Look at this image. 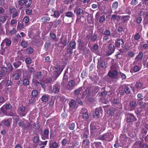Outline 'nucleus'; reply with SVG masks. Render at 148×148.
<instances>
[{
	"label": "nucleus",
	"mask_w": 148,
	"mask_h": 148,
	"mask_svg": "<svg viewBox=\"0 0 148 148\" xmlns=\"http://www.w3.org/2000/svg\"><path fill=\"white\" fill-rule=\"evenodd\" d=\"M18 125L19 127L22 128L28 129L31 125L28 121L23 119L21 120L18 122Z\"/></svg>",
	"instance_id": "1"
},
{
	"label": "nucleus",
	"mask_w": 148,
	"mask_h": 148,
	"mask_svg": "<svg viewBox=\"0 0 148 148\" xmlns=\"http://www.w3.org/2000/svg\"><path fill=\"white\" fill-rule=\"evenodd\" d=\"M113 138V135L111 133H107L99 137L100 139L102 140L110 141Z\"/></svg>",
	"instance_id": "2"
},
{
	"label": "nucleus",
	"mask_w": 148,
	"mask_h": 148,
	"mask_svg": "<svg viewBox=\"0 0 148 148\" xmlns=\"http://www.w3.org/2000/svg\"><path fill=\"white\" fill-rule=\"evenodd\" d=\"M17 112L18 114L21 116H24L27 113L25 107L24 106L19 107L18 108Z\"/></svg>",
	"instance_id": "3"
},
{
	"label": "nucleus",
	"mask_w": 148,
	"mask_h": 148,
	"mask_svg": "<svg viewBox=\"0 0 148 148\" xmlns=\"http://www.w3.org/2000/svg\"><path fill=\"white\" fill-rule=\"evenodd\" d=\"M88 112L87 109H86L82 108L81 109L80 114L82 118L84 119H88L89 116Z\"/></svg>",
	"instance_id": "4"
},
{
	"label": "nucleus",
	"mask_w": 148,
	"mask_h": 148,
	"mask_svg": "<svg viewBox=\"0 0 148 148\" xmlns=\"http://www.w3.org/2000/svg\"><path fill=\"white\" fill-rule=\"evenodd\" d=\"M28 71L29 73L27 71H25L23 72V76L27 77H29L31 75L32 73L34 72V69L32 67H29L28 68Z\"/></svg>",
	"instance_id": "5"
},
{
	"label": "nucleus",
	"mask_w": 148,
	"mask_h": 148,
	"mask_svg": "<svg viewBox=\"0 0 148 148\" xmlns=\"http://www.w3.org/2000/svg\"><path fill=\"white\" fill-rule=\"evenodd\" d=\"M136 119L135 116L133 114L129 113L127 114V122L130 123L136 121Z\"/></svg>",
	"instance_id": "6"
},
{
	"label": "nucleus",
	"mask_w": 148,
	"mask_h": 148,
	"mask_svg": "<svg viewBox=\"0 0 148 148\" xmlns=\"http://www.w3.org/2000/svg\"><path fill=\"white\" fill-rule=\"evenodd\" d=\"M75 86V81L73 80H71L68 82L66 88L68 90H71L73 89Z\"/></svg>",
	"instance_id": "7"
},
{
	"label": "nucleus",
	"mask_w": 148,
	"mask_h": 148,
	"mask_svg": "<svg viewBox=\"0 0 148 148\" xmlns=\"http://www.w3.org/2000/svg\"><path fill=\"white\" fill-rule=\"evenodd\" d=\"M21 70L18 69L16 70L13 73V77L15 80H18L20 78V74L21 73Z\"/></svg>",
	"instance_id": "8"
},
{
	"label": "nucleus",
	"mask_w": 148,
	"mask_h": 148,
	"mask_svg": "<svg viewBox=\"0 0 148 148\" xmlns=\"http://www.w3.org/2000/svg\"><path fill=\"white\" fill-rule=\"evenodd\" d=\"M136 101L133 100L130 101L129 105V108H131L132 110H134L136 107Z\"/></svg>",
	"instance_id": "9"
},
{
	"label": "nucleus",
	"mask_w": 148,
	"mask_h": 148,
	"mask_svg": "<svg viewBox=\"0 0 148 148\" xmlns=\"http://www.w3.org/2000/svg\"><path fill=\"white\" fill-rule=\"evenodd\" d=\"M115 47L114 45L110 44L108 46V54L109 55L112 54L114 51Z\"/></svg>",
	"instance_id": "10"
},
{
	"label": "nucleus",
	"mask_w": 148,
	"mask_h": 148,
	"mask_svg": "<svg viewBox=\"0 0 148 148\" xmlns=\"http://www.w3.org/2000/svg\"><path fill=\"white\" fill-rule=\"evenodd\" d=\"M44 135H42L41 138L43 140L46 139H48L49 138L48 135L49 134V131L47 129H45L44 131Z\"/></svg>",
	"instance_id": "11"
},
{
	"label": "nucleus",
	"mask_w": 148,
	"mask_h": 148,
	"mask_svg": "<svg viewBox=\"0 0 148 148\" xmlns=\"http://www.w3.org/2000/svg\"><path fill=\"white\" fill-rule=\"evenodd\" d=\"M124 42L123 40L121 39H118L115 42V46L117 47H120L121 45H124Z\"/></svg>",
	"instance_id": "12"
},
{
	"label": "nucleus",
	"mask_w": 148,
	"mask_h": 148,
	"mask_svg": "<svg viewBox=\"0 0 148 148\" xmlns=\"http://www.w3.org/2000/svg\"><path fill=\"white\" fill-rule=\"evenodd\" d=\"M12 122L11 118L8 119H5L2 120L1 123L4 124L5 125L8 127L10 125V123Z\"/></svg>",
	"instance_id": "13"
},
{
	"label": "nucleus",
	"mask_w": 148,
	"mask_h": 148,
	"mask_svg": "<svg viewBox=\"0 0 148 148\" xmlns=\"http://www.w3.org/2000/svg\"><path fill=\"white\" fill-rule=\"evenodd\" d=\"M59 86L58 84H55L53 86L52 91L54 93H57L59 92Z\"/></svg>",
	"instance_id": "14"
},
{
	"label": "nucleus",
	"mask_w": 148,
	"mask_h": 148,
	"mask_svg": "<svg viewBox=\"0 0 148 148\" xmlns=\"http://www.w3.org/2000/svg\"><path fill=\"white\" fill-rule=\"evenodd\" d=\"M118 72L116 70H114L112 71H110L108 75L109 77L111 78H113L117 75Z\"/></svg>",
	"instance_id": "15"
},
{
	"label": "nucleus",
	"mask_w": 148,
	"mask_h": 148,
	"mask_svg": "<svg viewBox=\"0 0 148 148\" xmlns=\"http://www.w3.org/2000/svg\"><path fill=\"white\" fill-rule=\"evenodd\" d=\"M11 43V40L8 38H6L3 40L1 44V45L5 44L6 46H9L10 45Z\"/></svg>",
	"instance_id": "16"
},
{
	"label": "nucleus",
	"mask_w": 148,
	"mask_h": 148,
	"mask_svg": "<svg viewBox=\"0 0 148 148\" xmlns=\"http://www.w3.org/2000/svg\"><path fill=\"white\" fill-rule=\"evenodd\" d=\"M102 110V108L100 107L97 108L95 110V112L93 113V115L94 116H97L98 117L99 116V113L101 112Z\"/></svg>",
	"instance_id": "17"
},
{
	"label": "nucleus",
	"mask_w": 148,
	"mask_h": 148,
	"mask_svg": "<svg viewBox=\"0 0 148 148\" xmlns=\"http://www.w3.org/2000/svg\"><path fill=\"white\" fill-rule=\"evenodd\" d=\"M76 101L73 100H71L69 103V105L70 107V109H72L75 108L76 105Z\"/></svg>",
	"instance_id": "18"
},
{
	"label": "nucleus",
	"mask_w": 148,
	"mask_h": 148,
	"mask_svg": "<svg viewBox=\"0 0 148 148\" xmlns=\"http://www.w3.org/2000/svg\"><path fill=\"white\" fill-rule=\"evenodd\" d=\"M143 52L139 53L138 56L135 58L136 61L138 62L141 61L143 57Z\"/></svg>",
	"instance_id": "19"
},
{
	"label": "nucleus",
	"mask_w": 148,
	"mask_h": 148,
	"mask_svg": "<svg viewBox=\"0 0 148 148\" xmlns=\"http://www.w3.org/2000/svg\"><path fill=\"white\" fill-rule=\"evenodd\" d=\"M76 12V15L79 16L83 12V10L80 8H76L74 10V12Z\"/></svg>",
	"instance_id": "20"
},
{
	"label": "nucleus",
	"mask_w": 148,
	"mask_h": 148,
	"mask_svg": "<svg viewBox=\"0 0 148 148\" xmlns=\"http://www.w3.org/2000/svg\"><path fill=\"white\" fill-rule=\"evenodd\" d=\"M130 16L129 15L123 16L122 17V23H126L129 19Z\"/></svg>",
	"instance_id": "21"
},
{
	"label": "nucleus",
	"mask_w": 148,
	"mask_h": 148,
	"mask_svg": "<svg viewBox=\"0 0 148 148\" xmlns=\"http://www.w3.org/2000/svg\"><path fill=\"white\" fill-rule=\"evenodd\" d=\"M82 90V88L80 87L79 88L75 90L74 91V93L75 94L77 95H81L83 92Z\"/></svg>",
	"instance_id": "22"
},
{
	"label": "nucleus",
	"mask_w": 148,
	"mask_h": 148,
	"mask_svg": "<svg viewBox=\"0 0 148 148\" xmlns=\"http://www.w3.org/2000/svg\"><path fill=\"white\" fill-rule=\"evenodd\" d=\"M61 72L59 73L57 72H53V75L52 77L53 80L55 81L56 80L57 78L58 77Z\"/></svg>",
	"instance_id": "23"
},
{
	"label": "nucleus",
	"mask_w": 148,
	"mask_h": 148,
	"mask_svg": "<svg viewBox=\"0 0 148 148\" xmlns=\"http://www.w3.org/2000/svg\"><path fill=\"white\" fill-rule=\"evenodd\" d=\"M141 16H148V11L145 10H143L140 12Z\"/></svg>",
	"instance_id": "24"
},
{
	"label": "nucleus",
	"mask_w": 148,
	"mask_h": 148,
	"mask_svg": "<svg viewBox=\"0 0 148 148\" xmlns=\"http://www.w3.org/2000/svg\"><path fill=\"white\" fill-rule=\"evenodd\" d=\"M69 45L72 49H75L76 43L75 41H71L70 42Z\"/></svg>",
	"instance_id": "25"
},
{
	"label": "nucleus",
	"mask_w": 148,
	"mask_h": 148,
	"mask_svg": "<svg viewBox=\"0 0 148 148\" xmlns=\"http://www.w3.org/2000/svg\"><path fill=\"white\" fill-rule=\"evenodd\" d=\"M41 20L43 23H47L50 21V18L48 16H44L41 18Z\"/></svg>",
	"instance_id": "26"
},
{
	"label": "nucleus",
	"mask_w": 148,
	"mask_h": 148,
	"mask_svg": "<svg viewBox=\"0 0 148 148\" xmlns=\"http://www.w3.org/2000/svg\"><path fill=\"white\" fill-rule=\"evenodd\" d=\"M141 69V67L140 66L136 65L133 67L132 70L134 72H136L139 71Z\"/></svg>",
	"instance_id": "27"
},
{
	"label": "nucleus",
	"mask_w": 148,
	"mask_h": 148,
	"mask_svg": "<svg viewBox=\"0 0 148 148\" xmlns=\"http://www.w3.org/2000/svg\"><path fill=\"white\" fill-rule=\"evenodd\" d=\"M49 97L48 95H45L41 97L42 101L44 102H47L48 99Z\"/></svg>",
	"instance_id": "28"
},
{
	"label": "nucleus",
	"mask_w": 148,
	"mask_h": 148,
	"mask_svg": "<svg viewBox=\"0 0 148 148\" xmlns=\"http://www.w3.org/2000/svg\"><path fill=\"white\" fill-rule=\"evenodd\" d=\"M68 73L65 72L64 73L63 76V82L61 83V84L62 85H64V82L65 81H67L68 80Z\"/></svg>",
	"instance_id": "29"
},
{
	"label": "nucleus",
	"mask_w": 148,
	"mask_h": 148,
	"mask_svg": "<svg viewBox=\"0 0 148 148\" xmlns=\"http://www.w3.org/2000/svg\"><path fill=\"white\" fill-rule=\"evenodd\" d=\"M103 35H106L110 36L111 35V32L109 30L106 29L104 31L103 34Z\"/></svg>",
	"instance_id": "30"
},
{
	"label": "nucleus",
	"mask_w": 148,
	"mask_h": 148,
	"mask_svg": "<svg viewBox=\"0 0 148 148\" xmlns=\"http://www.w3.org/2000/svg\"><path fill=\"white\" fill-rule=\"evenodd\" d=\"M20 11L19 10H17L14 12L12 14V17L13 18H14L18 16L19 14Z\"/></svg>",
	"instance_id": "31"
},
{
	"label": "nucleus",
	"mask_w": 148,
	"mask_h": 148,
	"mask_svg": "<svg viewBox=\"0 0 148 148\" xmlns=\"http://www.w3.org/2000/svg\"><path fill=\"white\" fill-rule=\"evenodd\" d=\"M21 62L20 61H17L13 63L14 67L16 68H18L21 65Z\"/></svg>",
	"instance_id": "32"
},
{
	"label": "nucleus",
	"mask_w": 148,
	"mask_h": 148,
	"mask_svg": "<svg viewBox=\"0 0 148 148\" xmlns=\"http://www.w3.org/2000/svg\"><path fill=\"white\" fill-rule=\"evenodd\" d=\"M65 15L66 16L69 17H72L74 15L71 12H66L65 13Z\"/></svg>",
	"instance_id": "33"
},
{
	"label": "nucleus",
	"mask_w": 148,
	"mask_h": 148,
	"mask_svg": "<svg viewBox=\"0 0 148 148\" xmlns=\"http://www.w3.org/2000/svg\"><path fill=\"white\" fill-rule=\"evenodd\" d=\"M21 45L23 48H26L28 46V43L24 40H22L21 42Z\"/></svg>",
	"instance_id": "34"
},
{
	"label": "nucleus",
	"mask_w": 148,
	"mask_h": 148,
	"mask_svg": "<svg viewBox=\"0 0 148 148\" xmlns=\"http://www.w3.org/2000/svg\"><path fill=\"white\" fill-rule=\"evenodd\" d=\"M119 5V3L117 1H115L112 4V7L113 9H116Z\"/></svg>",
	"instance_id": "35"
},
{
	"label": "nucleus",
	"mask_w": 148,
	"mask_h": 148,
	"mask_svg": "<svg viewBox=\"0 0 148 148\" xmlns=\"http://www.w3.org/2000/svg\"><path fill=\"white\" fill-rule=\"evenodd\" d=\"M91 94V91L89 89H87L83 93L84 95H86V96H88L90 95Z\"/></svg>",
	"instance_id": "36"
},
{
	"label": "nucleus",
	"mask_w": 148,
	"mask_h": 148,
	"mask_svg": "<svg viewBox=\"0 0 148 148\" xmlns=\"http://www.w3.org/2000/svg\"><path fill=\"white\" fill-rule=\"evenodd\" d=\"M99 129V127L97 126V125H90V129L92 131L95 130L97 131Z\"/></svg>",
	"instance_id": "37"
},
{
	"label": "nucleus",
	"mask_w": 148,
	"mask_h": 148,
	"mask_svg": "<svg viewBox=\"0 0 148 148\" xmlns=\"http://www.w3.org/2000/svg\"><path fill=\"white\" fill-rule=\"evenodd\" d=\"M143 84L140 82H137L135 84V86L136 88H141L143 86Z\"/></svg>",
	"instance_id": "38"
},
{
	"label": "nucleus",
	"mask_w": 148,
	"mask_h": 148,
	"mask_svg": "<svg viewBox=\"0 0 148 148\" xmlns=\"http://www.w3.org/2000/svg\"><path fill=\"white\" fill-rule=\"evenodd\" d=\"M17 10L14 8L12 7H10L9 8V13L10 14L13 13Z\"/></svg>",
	"instance_id": "39"
},
{
	"label": "nucleus",
	"mask_w": 148,
	"mask_h": 148,
	"mask_svg": "<svg viewBox=\"0 0 148 148\" xmlns=\"http://www.w3.org/2000/svg\"><path fill=\"white\" fill-rule=\"evenodd\" d=\"M69 141L65 139H63L62 141V146H65L66 144H69Z\"/></svg>",
	"instance_id": "40"
},
{
	"label": "nucleus",
	"mask_w": 148,
	"mask_h": 148,
	"mask_svg": "<svg viewBox=\"0 0 148 148\" xmlns=\"http://www.w3.org/2000/svg\"><path fill=\"white\" fill-rule=\"evenodd\" d=\"M24 27V25L23 24L18 22L17 26V29L18 30L22 29Z\"/></svg>",
	"instance_id": "41"
},
{
	"label": "nucleus",
	"mask_w": 148,
	"mask_h": 148,
	"mask_svg": "<svg viewBox=\"0 0 148 148\" xmlns=\"http://www.w3.org/2000/svg\"><path fill=\"white\" fill-rule=\"evenodd\" d=\"M54 81L50 77L48 78L44 82L45 84L52 83Z\"/></svg>",
	"instance_id": "42"
},
{
	"label": "nucleus",
	"mask_w": 148,
	"mask_h": 148,
	"mask_svg": "<svg viewBox=\"0 0 148 148\" xmlns=\"http://www.w3.org/2000/svg\"><path fill=\"white\" fill-rule=\"evenodd\" d=\"M106 62L105 61H103L100 64V66L103 68H106L107 66Z\"/></svg>",
	"instance_id": "43"
},
{
	"label": "nucleus",
	"mask_w": 148,
	"mask_h": 148,
	"mask_svg": "<svg viewBox=\"0 0 148 148\" xmlns=\"http://www.w3.org/2000/svg\"><path fill=\"white\" fill-rule=\"evenodd\" d=\"M124 90L125 92L127 94H130L131 92L130 88L127 87H125L124 89Z\"/></svg>",
	"instance_id": "44"
},
{
	"label": "nucleus",
	"mask_w": 148,
	"mask_h": 148,
	"mask_svg": "<svg viewBox=\"0 0 148 148\" xmlns=\"http://www.w3.org/2000/svg\"><path fill=\"white\" fill-rule=\"evenodd\" d=\"M103 42L105 43H106L108 40L109 39V36L106 35H103Z\"/></svg>",
	"instance_id": "45"
},
{
	"label": "nucleus",
	"mask_w": 148,
	"mask_h": 148,
	"mask_svg": "<svg viewBox=\"0 0 148 148\" xmlns=\"http://www.w3.org/2000/svg\"><path fill=\"white\" fill-rule=\"evenodd\" d=\"M51 43L50 42H46L44 45L45 49L46 50H47L48 49L49 47H50Z\"/></svg>",
	"instance_id": "46"
},
{
	"label": "nucleus",
	"mask_w": 148,
	"mask_h": 148,
	"mask_svg": "<svg viewBox=\"0 0 148 148\" xmlns=\"http://www.w3.org/2000/svg\"><path fill=\"white\" fill-rule=\"evenodd\" d=\"M7 20L6 17L5 16H1L0 17V22L2 23L5 22Z\"/></svg>",
	"instance_id": "47"
},
{
	"label": "nucleus",
	"mask_w": 148,
	"mask_h": 148,
	"mask_svg": "<svg viewBox=\"0 0 148 148\" xmlns=\"http://www.w3.org/2000/svg\"><path fill=\"white\" fill-rule=\"evenodd\" d=\"M33 127L36 130H38L40 128V126L39 125V123H34V124Z\"/></svg>",
	"instance_id": "48"
},
{
	"label": "nucleus",
	"mask_w": 148,
	"mask_h": 148,
	"mask_svg": "<svg viewBox=\"0 0 148 148\" xmlns=\"http://www.w3.org/2000/svg\"><path fill=\"white\" fill-rule=\"evenodd\" d=\"M105 20L106 18H105V16L103 15L100 17L99 20V22L100 23H103L104 21H105Z\"/></svg>",
	"instance_id": "49"
},
{
	"label": "nucleus",
	"mask_w": 148,
	"mask_h": 148,
	"mask_svg": "<svg viewBox=\"0 0 148 148\" xmlns=\"http://www.w3.org/2000/svg\"><path fill=\"white\" fill-rule=\"evenodd\" d=\"M49 36L50 38L54 40H55L56 38V34L54 33L50 32L49 34Z\"/></svg>",
	"instance_id": "50"
},
{
	"label": "nucleus",
	"mask_w": 148,
	"mask_h": 148,
	"mask_svg": "<svg viewBox=\"0 0 148 148\" xmlns=\"http://www.w3.org/2000/svg\"><path fill=\"white\" fill-rule=\"evenodd\" d=\"M95 143L96 146V148H102L101 145V143L99 142H95Z\"/></svg>",
	"instance_id": "51"
},
{
	"label": "nucleus",
	"mask_w": 148,
	"mask_h": 148,
	"mask_svg": "<svg viewBox=\"0 0 148 148\" xmlns=\"http://www.w3.org/2000/svg\"><path fill=\"white\" fill-rule=\"evenodd\" d=\"M31 94L33 97H36L38 95V92L37 90H34L32 92Z\"/></svg>",
	"instance_id": "52"
},
{
	"label": "nucleus",
	"mask_w": 148,
	"mask_h": 148,
	"mask_svg": "<svg viewBox=\"0 0 148 148\" xmlns=\"http://www.w3.org/2000/svg\"><path fill=\"white\" fill-rule=\"evenodd\" d=\"M29 79H24L23 81V84L25 85H27L29 84Z\"/></svg>",
	"instance_id": "53"
},
{
	"label": "nucleus",
	"mask_w": 148,
	"mask_h": 148,
	"mask_svg": "<svg viewBox=\"0 0 148 148\" xmlns=\"http://www.w3.org/2000/svg\"><path fill=\"white\" fill-rule=\"evenodd\" d=\"M83 144L85 145H89L90 144L89 140L88 139H85L83 140Z\"/></svg>",
	"instance_id": "54"
},
{
	"label": "nucleus",
	"mask_w": 148,
	"mask_h": 148,
	"mask_svg": "<svg viewBox=\"0 0 148 148\" xmlns=\"http://www.w3.org/2000/svg\"><path fill=\"white\" fill-rule=\"evenodd\" d=\"M33 49L31 47L28 48L26 49V51L29 54L32 53L33 52Z\"/></svg>",
	"instance_id": "55"
},
{
	"label": "nucleus",
	"mask_w": 148,
	"mask_h": 148,
	"mask_svg": "<svg viewBox=\"0 0 148 148\" xmlns=\"http://www.w3.org/2000/svg\"><path fill=\"white\" fill-rule=\"evenodd\" d=\"M75 127V124L74 123H72L69 125V128L70 130H73Z\"/></svg>",
	"instance_id": "56"
},
{
	"label": "nucleus",
	"mask_w": 148,
	"mask_h": 148,
	"mask_svg": "<svg viewBox=\"0 0 148 148\" xmlns=\"http://www.w3.org/2000/svg\"><path fill=\"white\" fill-rule=\"evenodd\" d=\"M140 148H148V146L146 144L140 143L139 145Z\"/></svg>",
	"instance_id": "57"
},
{
	"label": "nucleus",
	"mask_w": 148,
	"mask_h": 148,
	"mask_svg": "<svg viewBox=\"0 0 148 148\" xmlns=\"http://www.w3.org/2000/svg\"><path fill=\"white\" fill-rule=\"evenodd\" d=\"M6 64L8 68L10 69V71H12L13 69V68L11 64L9 62H8Z\"/></svg>",
	"instance_id": "58"
},
{
	"label": "nucleus",
	"mask_w": 148,
	"mask_h": 148,
	"mask_svg": "<svg viewBox=\"0 0 148 148\" xmlns=\"http://www.w3.org/2000/svg\"><path fill=\"white\" fill-rule=\"evenodd\" d=\"M39 138L37 136H35L33 138V140L34 143H37L39 141Z\"/></svg>",
	"instance_id": "59"
},
{
	"label": "nucleus",
	"mask_w": 148,
	"mask_h": 148,
	"mask_svg": "<svg viewBox=\"0 0 148 148\" xmlns=\"http://www.w3.org/2000/svg\"><path fill=\"white\" fill-rule=\"evenodd\" d=\"M97 38V36L96 35L94 34L91 37V40L92 41H95Z\"/></svg>",
	"instance_id": "60"
},
{
	"label": "nucleus",
	"mask_w": 148,
	"mask_h": 148,
	"mask_svg": "<svg viewBox=\"0 0 148 148\" xmlns=\"http://www.w3.org/2000/svg\"><path fill=\"white\" fill-rule=\"evenodd\" d=\"M32 2V1L31 0H29L28 1H27L25 2V5L28 8L31 5V3Z\"/></svg>",
	"instance_id": "61"
},
{
	"label": "nucleus",
	"mask_w": 148,
	"mask_h": 148,
	"mask_svg": "<svg viewBox=\"0 0 148 148\" xmlns=\"http://www.w3.org/2000/svg\"><path fill=\"white\" fill-rule=\"evenodd\" d=\"M60 14L59 12L57 11H55L54 12L53 16L55 17H57L59 16Z\"/></svg>",
	"instance_id": "62"
},
{
	"label": "nucleus",
	"mask_w": 148,
	"mask_h": 148,
	"mask_svg": "<svg viewBox=\"0 0 148 148\" xmlns=\"http://www.w3.org/2000/svg\"><path fill=\"white\" fill-rule=\"evenodd\" d=\"M143 111L142 108H137V110L135 112L137 114H139Z\"/></svg>",
	"instance_id": "63"
},
{
	"label": "nucleus",
	"mask_w": 148,
	"mask_h": 148,
	"mask_svg": "<svg viewBox=\"0 0 148 148\" xmlns=\"http://www.w3.org/2000/svg\"><path fill=\"white\" fill-rule=\"evenodd\" d=\"M140 38V34L138 33H137L135 35L134 37V39L136 40H138Z\"/></svg>",
	"instance_id": "64"
}]
</instances>
